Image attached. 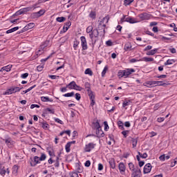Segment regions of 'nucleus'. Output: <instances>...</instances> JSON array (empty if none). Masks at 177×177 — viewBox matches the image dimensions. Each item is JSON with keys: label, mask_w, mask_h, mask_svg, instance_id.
Here are the masks:
<instances>
[{"label": "nucleus", "mask_w": 177, "mask_h": 177, "mask_svg": "<svg viewBox=\"0 0 177 177\" xmlns=\"http://www.w3.org/2000/svg\"><path fill=\"white\" fill-rule=\"evenodd\" d=\"M59 157H57L56 162L55 163V167L56 168H59Z\"/></svg>", "instance_id": "obj_57"}, {"label": "nucleus", "mask_w": 177, "mask_h": 177, "mask_svg": "<svg viewBox=\"0 0 177 177\" xmlns=\"http://www.w3.org/2000/svg\"><path fill=\"white\" fill-rule=\"evenodd\" d=\"M142 60L144 62H154V58L153 57H145L142 58Z\"/></svg>", "instance_id": "obj_33"}, {"label": "nucleus", "mask_w": 177, "mask_h": 177, "mask_svg": "<svg viewBox=\"0 0 177 177\" xmlns=\"http://www.w3.org/2000/svg\"><path fill=\"white\" fill-rule=\"evenodd\" d=\"M78 45H80V41L75 39L73 41V48L75 50H77V48H78Z\"/></svg>", "instance_id": "obj_32"}, {"label": "nucleus", "mask_w": 177, "mask_h": 177, "mask_svg": "<svg viewBox=\"0 0 177 177\" xmlns=\"http://www.w3.org/2000/svg\"><path fill=\"white\" fill-rule=\"evenodd\" d=\"M133 2V0H124V6H128V5H131Z\"/></svg>", "instance_id": "obj_43"}, {"label": "nucleus", "mask_w": 177, "mask_h": 177, "mask_svg": "<svg viewBox=\"0 0 177 177\" xmlns=\"http://www.w3.org/2000/svg\"><path fill=\"white\" fill-rule=\"evenodd\" d=\"M37 14L39 15V17H41V16H44V15H45V10H40L37 12Z\"/></svg>", "instance_id": "obj_50"}, {"label": "nucleus", "mask_w": 177, "mask_h": 177, "mask_svg": "<svg viewBox=\"0 0 177 177\" xmlns=\"http://www.w3.org/2000/svg\"><path fill=\"white\" fill-rule=\"evenodd\" d=\"M57 21H58V23H63V21H66V17H58L56 19Z\"/></svg>", "instance_id": "obj_35"}, {"label": "nucleus", "mask_w": 177, "mask_h": 177, "mask_svg": "<svg viewBox=\"0 0 177 177\" xmlns=\"http://www.w3.org/2000/svg\"><path fill=\"white\" fill-rule=\"evenodd\" d=\"M48 77L51 78V80H57V78H59V76L55 75H49Z\"/></svg>", "instance_id": "obj_53"}, {"label": "nucleus", "mask_w": 177, "mask_h": 177, "mask_svg": "<svg viewBox=\"0 0 177 177\" xmlns=\"http://www.w3.org/2000/svg\"><path fill=\"white\" fill-rule=\"evenodd\" d=\"M71 26V21H68L65 24V26H64V31L66 32L70 28V26Z\"/></svg>", "instance_id": "obj_26"}, {"label": "nucleus", "mask_w": 177, "mask_h": 177, "mask_svg": "<svg viewBox=\"0 0 177 177\" xmlns=\"http://www.w3.org/2000/svg\"><path fill=\"white\" fill-rule=\"evenodd\" d=\"M97 138H104V132L102 130V127L100 129H96L95 131Z\"/></svg>", "instance_id": "obj_8"}, {"label": "nucleus", "mask_w": 177, "mask_h": 177, "mask_svg": "<svg viewBox=\"0 0 177 177\" xmlns=\"http://www.w3.org/2000/svg\"><path fill=\"white\" fill-rule=\"evenodd\" d=\"M131 142L133 147H136V145H138V138H132Z\"/></svg>", "instance_id": "obj_39"}, {"label": "nucleus", "mask_w": 177, "mask_h": 177, "mask_svg": "<svg viewBox=\"0 0 177 177\" xmlns=\"http://www.w3.org/2000/svg\"><path fill=\"white\" fill-rule=\"evenodd\" d=\"M41 102H53V100H50L48 97H41Z\"/></svg>", "instance_id": "obj_38"}, {"label": "nucleus", "mask_w": 177, "mask_h": 177, "mask_svg": "<svg viewBox=\"0 0 177 177\" xmlns=\"http://www.w3.org/2000/svg\"><path fill=\"white\" fill-rule=\"evenodd\" d=\"M138 17H140L142 20H149V19H150V16H149V14L146 12L140 14Z\"/></svg>", "instance_id": "obj_12"}, {"label": "nucleus", "mask_w": 177, "mask_h": 177, "mask_svg": "<svg viewBox=\"0 0 177 177\" xmlns=\"http://www.w3.org/2000/svg\"><path fill=\"white\" fill-rule=\"evenodd\" d=\"M107 70H109V66H104L102 72V77H104V75H106V73H107Z\"/></svg>", "instance_id": "obj_45"}, {"label": "nucleus", "mask_w": 177, "mask_h": 177, "mask_svg": "<svg viewBox=\"0 0 177 177\" xmlns=\"http://www.w3.org/2000/svg\"><path fill=\"white\" fill-rule=\"evenodd\" d=\"M6 172L8 174V175H9V169L7 168V170L5 169V167H3L2 169L0 170V174L1 175V176H5V175H6Z\"/></svg>", "instance_id": "obj_22"}, {"label": "nucleus", "mask_w": 177, "mask_h": 177, "mask_svg": "<svg viewBox=\"0 0 177 177\" xmlns=\"http://www.w3.org/2000/svg\"><path fill=\"white\" fill-rule=\"evenodd\" d=\"M109 165L112 169H115V160L113 158L109 160Z\"/></svg>", "instance_id": "obj_24"}, {"label": "nucleus", "mask_w": 177, "mask_h": 177, "mask_svg": "<svg viewBox=\"0 0 177 177\" xmlns=\"http://www.w3.org/2000/svg\"><path fill=\"white\" fill-rule=\"evenodd\" d=\"M132 73H135V69L128 68L123 71V75H124V77H129V75H131Z\"/></svg>", "instance_id": "obj_9"}, {"label": "nucleus", "mask_w": 177, "mask_h": 177, "mask_svg": "<svg viewBox=\"0 0 177 177\" xmlns=\"http://www.w3.org/2000/svg\"><path fill=\"white\" fill-rule=\"evenodd\" d=\"M93 31V27H92V26H89L86 28V32H87L88 34L92 33Z\"/></svg>", "instance_id": "obj_46"}, {"label": "nucleus", "mask_w": 177, "mask_h": 177, "mask_svg": "<svg viewBox=\"0 0 177 177\" xmlns=\"http://www.w3.org/2000/svg\"><path fill=\"white\" fill-rule=\"evenodd\" d=\"M73 89H75V91H82V87L76 84V86H75V88Z\"/></svg>", "instance_id": "obj_58"}, {"label": "nucleus", "mask_w": 177, "mask_h": 177, "mask_svg": "<svg viewBox=\"0 0 177 177\" xmlns=\"http://www.w3.org/2000/svg\"><path fill=\"white\" fill-rule=\"evenodd\" d=\"M28 11H30V8L21 9L15 13V16H20V15L27 13V12H28Z\"/></svg>", "instance_id": "obj_11"}, {"label": "nucleus", "mask_w": 177, "mask_h": 177, "mask_svg": "<svg viewBox=\"0 0 177 177\" xmlns=\"http://www.w3.org/2000/svg\"><path fill=\"white\" fill-rule=\"evenodd\" d=\"M84 74L90 75L91 77H92V75H93V72H92V70H91V68H87V69L85 70Z\"/></svg>", "instance_id": "obj_31"}, {"label": "nucleus", "mask_w": 177, "mask_h": 177, "mask_svg": "<svg viewBox=\"0 0 177 177\" xmlns=\"http://www.w3.org/2000/svg\"><path fill=\"white\" fill-rule=\"evenodd\" d=\"M129 131H122V135H123L124 138H127V133H129Z\"/></svg>", "instance_id": "obj_62"}, {"label": "nucleus", "mask_w": 177, "mask_h": 177, "mask_svg": "<svg viewBox=\"0 0 177 177\" xmlns=\"http://www.w3.org/2000/svg\"><path fill=\"white\" fill-rule=\"evenodd\" d=\"M12 138H9L5 140V142L8 145V146H10L12 145Z\"/></svg>", "instance_id": "obj_48"}, {"label": "nucleus", "mask_w": 177, "mask_h": 177, "mask_svg": "<svg viewBox=\"0 0 177 177\" xmlns=\"http://www.w3.org/2000/svg\"><path fill=\"white\" fill-rule=\"evenodd\" d=\"M106 45L107 46H113V41H111V40H108L106 41Z\"/></svg>", "instance_id": "obj_54"}, {"label": "nucleus", "mask_w": 177, "mask_h": 177, "mask_svg": "<svg viewBox=\"0 0 177 177\" xmlns=\"http://www.w3.org/2000/svg\"><path fill=\"white\" fill-rule=\"evenodd\" d=\"M104 131H107L109 130V124L107 123V121L104 122Z\"/></svg>", "instance_id": "obj_51"}, {"label": "nucleus", "mask_w": 177, "mask_h": 177, "mask_svg": "<svg viewBox=\"0 0 177 177\" xmlns=\"http://www.w3.org/2000/svg\"><path fill=\"white\" fill-rule=\"evenodd\" d=\"M109 20H110V18L109 17H104L101 21H98V26H97V30L98 32H102V35H104L106 34V30L104 28L106 27V24L109 23Z\"/></svg>", "instance_id": "obj_1"}, {"label": "nucleus", "mask_w": 177, "mask_h": 177, "mask_svg": "<svg viewBox=\"0 0 177 177\" xmlns=\"http://www.w3.org/2000/svg\"><path fill=\"white\" fill-rule=\"evenodd\" d=\"M89 17H91V19H96V12L91 11L89 14Z\"/></svg>", "instance_id": "obj_36"}, {"label": "nucleus", "mask_w": 177, "mask_h": 177, "mask_svg": "<svg viewBox=\"0 0 177 177\" xmlns=\"http://www.w3.org/2000/svg\"><path fill=\"white\" fill-rule=\"evenodd\" d=\"M95 129H99L100 128H102V127L100 126V123H99V120H96L95 122H93Z\"/></svg>", "instance_id": "obj_30"}, {"label": "nucleus", "mask_w": 177, "mask_h": 177, "mask_svg": "<svg viewBox=\"0 0 177 177\" xmlns=\"http://www.w3.org/2000/svg\"><path fill=\"white\" fill-rule=\"evenodd\" d=\"M151 164L147 163L144 167L143 172H144V174H149V172H151Z\"/></svg>", "instance_id": "obj_10"}, {"label": "nucleus", "mask_w": 177, "mask_h": 177, "mask_svg": "<svg viewBox=\"0 0 177 177\" xmlns=\"http://www.w3.org/2000/svg\"><path fill=\"white\" fill-rule=\"evenodd\" d=\"M30 30V28H28V25H26L22 30L21 32H25V31H28Z\"/></svg>", "instance_id": "obj_60"}, {"label": "nucleus", "mask_w": 177, "mask_h": 177, "mask_svg": "<svg viewBox=\"0 0 177 177\" xmlns=\"http://www.w3.org/2000/svg\"><path fill=\"white\" fill-rule=\"evenodd\" d=\"M73 89H75V91H82V87L76 84V86H75V88Z\"/></svg>", "instance_id": "obj_59"}, {"label": "nucleus", "mask_w": 177, "mask_h": 177, "mask_svg": "<svg viewBox=\"0 0 177 177\" xmlns=\"http://www.w3.org/2000/svg\"><path fill=\"white\" fill-rule=\"evenodd\" d=\"M75 99H76V100H81V94L76 93L75 94Z\"/></svg>", "instance_id": "obj_61"}, {"label": "nucleus", "mask_w": 177, "mask_h": 177, "mask_svg": "<svg viewBox=\"0 0 177 177\" xmlns=\"http://www.w3.org/2000/svg\"><path fill=\"white\" fill-rule=\"evenodd\" d=\"M118 168L120 174H122L125 172L126 167H125V165H124V162L119 163Z\"/></svg>", "instance_id": "obj_17"}, {"label": "nucleus", "mask_w": 177, "mask_h": 177, "mask_svg": "<svg viewBox=\"0 0 177 177\" xmlns=\"http://www.w3.org/2000/svg\"><path fill=\"white\" fill-rule=\"evenodd\" d=\"M70 147H71V145L70 144V142H67L65 146L66 153H70Z\"/></svg>", "instance_id": "obj_40"}, {"label": "nucleus", "mask_w": 177, "mask_h": 177, "mask_svg": "<svg viewBox=\"0 0 177 177\" xmlns=\"http://www.w3.org/2000/svg\"><path fill=\"white\" fill-rule=\"evenodd\" d=\"M84 86H85V88L86 89L88 95H91L92 93H93V91L91 90V84H89V82H86L84 84Z\"/></svg>", "instance_id": "obj_13"}, {"label": "nucleus", "mask_w": 177, "mask_h": 177, "mask_svg": "<svg viewBox=\"0 0 177 177\" xmlns=\"http://www.w3.org/2000/svg\"><path fill=\"white\" fill-rule=\"evenodd\" d=\"M129 168L130 171H131V172H135V171H136V169H139V167L136 166L135 167V165H133V162L129 163Z\"/></svg>", "instance_id": "obj_18"}, {"label": "nucleus", "mask_w": 177, "mask_h": 177, "mask_svg": "<svg viewBox=\"0 0 177 177\" xmlns=\"http://www.w3.org/2000/svg\"><path fill=\"white\" fill-rule=\"evenodd\" d=\"M75 86H77V83H75V81H72L68 85H66V88H68V89H74Z\"/></svg>", "instance_id": "obj_19"}, {"label": "nucleus", "mask_w": 177, "mask_h": 177, "mask_svg": "<svg viewBox=\"0 0 177 177\" xmlns=\"http://www.w3.org/2000/svg\"><path fill=\"white\" fill-rule=\"evenodd\" d=\"M74 95H75L74 92H71V93L64 94L63 96H64V97H73Z\"/></svg>", "instance_id": "obj_37"}, {"label": "nucleus", "mask_w": 177, "mask_h": 177, "mask_svg": "<svg viewBox=\"0 0 177 177\" xmlns=\"http://www.w3.org/2000/svg\"><path fill=\"white\" fill-rule=\"evenodd\" d=\"M142 171L140 169L137 168L136 170L131 174V177H140Z\"/></svg>", "instance_id": "obj_16"}, {"label": "nucleus", "mask_w": 177, "mask_h": 177, "mask_svg": "<svg viewBox=\"0 0 177 177\" xmlns=\"http://www.w3.org/2000/svg\"><path fill=\"white\" fill-rule=\"evenodd\" d=\"M47 150H48V153L50 157H55V151H53V149L49 150V148H47Z\"/></svg>", "instance_id": "obj_41"}, {"label": "nucleus", "mask_w": 177, "mask_h": 177, "mask_svg": "<svg viewBox=\"0 0 177 177\" xmlns=\"http://www.w3.org/2000/svg\"><path fill=\"white\" fill-rule=\"evenodd\" d=\"M46 160V155L41 153L40 157L35 156L33 160L30 162L31 167H35L37 164H39V161H45Z\"/></svg>", "instance_id": "obj_3"}, {"label": "nucleus", "mask_w": 177, "mask_h": 177, "mask_svg": "<svg viewBox=\"0 0 177 177\" xmlns=\"http://www.w3.org/2000/svg\"><path fill=\"white\" fill-rule=\"evenodd\" d=\"M159 159H160V161H165V154L161 155L159 157Z\"/></svg>", "instance_id": "obj_63"}, {"label": "nucleus", "mask_w": 177, "mask_h": 177, "mask_svg": "<svg viewBox=\"0 0 177 177\" xmlns=\"http://www.w3.org/2000/svg\"><path fill=\"white\" fill-rule=\"evenodd\" d=\"M17 30H19V26L12 28L11 29H9L6 31V34H10L12 32H15V31H17Z\"/></svg>", "instance_id": "obj_29"}, {"label": "nucleus", "mask_w": 177, "mask_h": 177, "mask_svg": "<svg viewBox=\"0 0 177 177\" xmlns=\"http://www.w3.org/2000/svg\"><path fill=\"white\" fill-rule=\"evenodd\" d=\"M95 146H96V144L93 142H90L86 145L84 147V151L86 153H90V151L93 150V149H95Z\"/></svg>", "instance_id": "obj_6"}, {"label": "nucleus", "mask_w": 177, "mask_h": 177, "mask_svg": "<svg viewBox=\"0 0 177 177\" xmlns=\"http://www.w3.org/2000/svg\"><path fill=\"white\" fill-rule=\"evenodd\" d=\"M40 124H41V127L44 128L46 131H48V129H49V125H48V122H40Z\"/></svg>", "instance_id": "obj_25"}, {"label": "nucleus", "mask_w": 177, "mask_h": 177, "mask_svg": "<svg viewBox=\"0 0 177 177\" xmlns=\"http://www.w3.org/2000/svg\"><path fill=\"white\" fill-rule=\"evenodd\" d=\"M22 89L23 87H12L4 92L3 95H12L13 93H16V92H20Z\"/></svg>", "instance_id": "obj_4"}, {"label": "nucleus", "mask_w": 177, "mask_h": 177, "mask_svg": "<svg viewBox=\"0 0 177 177\" xmlns=\"http://www.w3.org/2000/svg\"><path fill=\"white\" fill-rule=\"evenodd\" d=\"M35 24L34 23H30L28 24V27L29 28V30H31V28H34Z\"/></svg>", "instance_id": "obj_55"}, {"label": "nucleus", "mask_w": 177, "mask_h": 177, "mask_svg": "<svg viewBox=\"0 0 177 177\" xmlns=\"http://www.w3.org/2000/svg\"><path fill=\"white\" fill-rule=\"evenodd\" d=\"M82 50H86L88 49V44L86 43V38L84 36L80 37Z\"/></svg>", "instance_id": "obj_7"}, {"label": "nucleus", "mask_w": 177, "mask_h": 177, "mask_svg": "<svg viewBox=\"0 0 177 177\" xmlns=\"http://www.w3.org/2000/svg\"><path fill=\"white\" fill-rule=\"evenodd\" d=\"M176 60L175 59H167L166 62H165V66H169L171 64H174L176 63Z\"/></svg>", "instance_id": "obj_27"}, {"label": "nucleus", "mask_w": 177, "mask_h": 177, "mask_svg": "<svg viewBox=\"0 0 177 177\" xmlns=\"http://www.w3.org/2000/svg\"><path fill=\"white\" fill-rule=\"evenodd\" d=\"M85 167H91V160H87L84 163Z\"/></svg>", "instance_id": "obj_64"}, {"label": "nucleus", "mask_w": 177, "mask_h": 177, "mask_svg": "<svg viewBox=\"0 0 177 177\" xmlns=\"http://www.w3.org/2000/svg\"><path fill=\"white\" fill-rule=\"evenodd\" d=\"M49 44V41H44L39 48L38 51L37 52V55H42V53H44V50L45 49V48H46V46H48Z\"/></svg>", "instance_id": "obj_5"}, {"label": "nucleus", "mask_w": 177, "mask_h": 177, "mask_svg": "<svg viewBox=\"0 0 177 177\" xmlns=\"http://www.w3.org/2000/svg\"><path fill=\"white\" fill-rule=\"evenodd\" d=\"M132 50V44H131V42H127L124 46V50L128 52Z\"/></svg>", "instance_id": "obj_14"}, {"label": "nucleus", "mask_w": 177, "mask_h": 177, "mask_svg": "<svg viewBox=\"0 0 177 177\" xmlns=\"http://www.w3.org/2000/svg\"><path fill=\"white\" fill-rule=\"evenodd\" d=\"M49 113H50V114H54L55 110L54 109H50V108H47V109L44 110L42 115L44 117H45V115H46V114H49Z\"/></svg>", "instance_id": "obj_15"}, {"label": "nucleus", "mask_w": 177, "mask_h": 177, "mask_svg": "<svg viewBox=\"0 0 177 177\" xmlns=\"http://www.w3.org/2000/svg\"><path fill=\"white\" fill-rule=\"evenodd\" d=\"M125 21H127V23H130V24H135V23H138V21L135 20V19L131 17L126 18Z\"/></svg>", "instance_id": "obj_20"}, {"label": "nucleus", "mask_w": 177, "mask_h": 177, "mask_svg": "<svg viewBox=\"0 0 177 177\" xmlns=\"http://www.w3.org/2000/svg\"><path fill=\"white\" fill-rule=\"evenodd\" d=\"M131 103V101H127L125 100L123 103H122V107H127V106H129V104Z\"/></svg>", "instance_id": "obj_49"}, {"label": "nucleus", "mask_w": 177, "mask_h": 177, "mask_svg": "<svg viewBox=\"0 0 177 177\" xmlns=\"http://www.w3.org/2000/svg\"><path fill=\"white\" fill-rule=\"evenodd\" d=\"M54 120L55 122H57L58 124H61V125H63V121H62L60 119L55 118Z\"/></svg>", "instance_id": "obj_52"}, {"label": "nucleus", "mask_w": 177, "mask_h": 177, "mask_svg": "<svg viewBox=\"0 0 177 177\" xmlns=\"http://www.w3.org/2000/svg\"><path fill=\"white\" fill-rule=\"evenodd\" d=\"M162 82L161 81H151V86H157L158 84H162Z\"/></svg>", "instance_id": "obj_42"}, {"label": "nucleus", "mask_w": 177, "mask_h": 177, "mask_svg": "<svg viewBox=\"0 0 177 177\" xmlns=\"http://www.w3.org/2000/svg\"><path fill=\"white\" fill-rule=\"evenodd\" d=\"M12 69V65H8L6 66H3L1 70H3L4 71L9 72Z\"/></svg>", "instance_id": "obj_34"}, {"label": "nucleus", "mask_w": 177, "mask_h": 177, "mask_svg": "<svg viewBox=\"0 0 177 177\" xmlns=\"http://www.w3.org/2000/svg\"><path fill=\"white\" fill-rule=\"evenodd\" d=\"M30 17L32 19H38L39 17V15H38V12H33L31 14Z\"/></svg>", "instance_id": "obj_44"}, {"label": "nucleus", "mask_w": 177, "mask_h": 177, "mask_svg": "<svg viewBox=\"0 0 177 177\" xmlns=\"http://www.w3.org/2000/svg\"><path fill=\"white\" fill-rule=\"evenodd\" d=\"M118 125L120 129H124V123L122 122V121L119 120L118 122Z\"/></svg>", "instance_id": "obj_47"}, {"label": "nucleus", "mask_w": 177, "mask_h": 177, "mask_svg": "<svg viewBox=\"0 0 177 177\" xmlns=\"http://www.w3.org/2000/svg\"><path fill=\"white\" fill-rule=\"evenodd\" d=\"M27 77H28V73H23V74L21 75V78H23V79H26V78H27Z\"/></svg>", "instance_id": "obj_56"}, {"label": "nucleus", "mask_w": 177, "mask_h": 177, "mask_svg": "<svg viewBox=\"0 0 177 177\" xmlns=\"http://www.w3.org/2000/svg\"><path fill=\"white\" fill-rule=\"evenodd\" d=\"M157 50H158V48H154L153 50H151L147 53V56H153L156 55L157 53Z\"/></svg>", "instance_id": "obj_23"}, {"label": "nucleus", "mask_w": 177, "mask_h": 177, "mask_svg": "<svg viewBox=\"0 0 177 177\" xmlns=\"http://www.w3.org/2000/svg\"><path fill=\"white\" fill-rule=\"evenodd\" d=\"M19 171V167L17 165H14L12 167V174L13 175H15V176L17 175V172Z\"/></svg>", "instance_id": "obj_28"}, {"label": "nucleus", "mask_w": 177, "mask_h": 177, "mask_svg": "<svg viewBox=\"0 0 177 177\" xmlns=\"http://www.w3.org/2000/svg\"><path fill=\"white\" fill-rule=\"evenodd\" d=\"M89 37L92 41L91 45L92 48H95V45H96V42L99 40V32L98 30L95 28L93 30L91 33L89 34Z\"/></svg>", "instance_id": "obj_2"}, {"label": "nucleus", "mask_w": 177, "mask_h": 177, "mask_svg": "<svg viewBox=\"0 0 177 177\" xmlns=\"http://www.w3.org/2000/svg\"><path fill=\"white\" fill-rule=\"evenodd\" d=\"M88 96L90 97V100H91V106L93 107V106H95V94L93 93L92 94H89Z\"/></svg>", "instance_id": "obj_21"}]
</instances>
